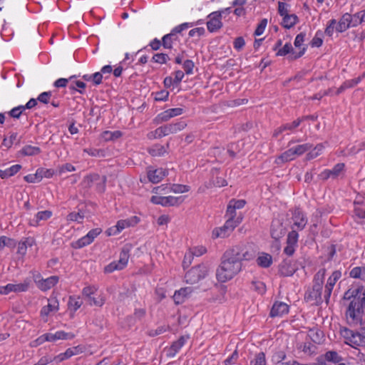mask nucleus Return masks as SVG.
Instances as JSON below:
<instances>
[{"label":"nucleus","instance_id":"1","mask_svg":"<svg viewBox=\"0 0 365 365\" xmlns=\"http://www.w3.org/2000/svg\"><path fill=\"white\" fill-rule=\"evenodd\" d=\"M255 257L253 252L235 246L227 250L222 255L221 264L216 270L217 279L225 282L232 279L242 269V262L249 261Z\"/></svg>","mask_w":365,"mask_h":365},{"label":"nucleus","instance_id":"2","mask_svg":"<svg viewBox=\"0 0 365 365\" xmlns=\"http://www.w3.org/2000/svg\"><path fill=\"white\" fill-rule=\"evenodd\" d=\"M131 248L132 245L130 244L125 245L120 253L119 259L117 262H113L106 266L104 272L106 273H111L115 270H121L124 269L128 264Z\"/></svg>","mask_w":365,"mask_h":365},{"label":"nucleus","instance_id":"3","mask_svg":"<svg viewBox=\"0 0 365 365\" xmlns=\"http://www.w3.org/2000/svg\"><path fill=\"white\" fill-rule=\"evenodd\" d=\"M209 272V267L205 264H200L192 267L185 275L187 283L195 284L204 279Z\"/></svg>","mask_w":365,"mask_h":365},{"label":"nucleus","instance_id":"4","mask_svg":"<svg viewBox=\"0 0 365 365\" xmlns=\"http://www.w3.org/2000/svg\"><path fill=\"white\" fill-rule=\"evenodd\" d=\"M365 307V297H362L356 300L353 299L351 301L346 315L349 316L353 321L361 322V316L364 313V308Z\"/></svg>","mask_w":365,"mask_h":365},{"label":"nucleus","instance_id":"5","mask_svg":"<svg viewBox=\"0 0 365 365\" xmlns=\"http://www.w3.org/2000/svg\"><path fill=\"white\" fill-rule=\"evenodd\" d=\"M102 232L101 228H94L90 230L88 234L77 241L72 243V247L75 249H81L91 244L94 239Z\"/></svg>","mask_w":365,"mask_h":365},{"label":"nucleus","instance_id":"6","mask_svg":"<svg viewBox=\"0 0 365 365\" xmlns=\"http://www.w3.org/2000/svg\"><path fill=\"white\" fill-rule=\"evenodd\" d=\"M183 197H162V196H152L150 202L155 205H160L164 207L168 206H178L183 202Z\"/></svg>","mask_w":365,"mask_h":365},{"label":"nucleus","instance_id":"7","mask_svg":"<svg viewBox=\"0 0 365 365\" xmlns=\"http://www.w3.org/2000/svg\"><path fill=\"white\" fill-rule=\"evenodd\" d=\"M286 233V227L283 225L282 220L274 218L272 221L270 234L273 239L279 240Z\"/></svg>","mask_w":365,"mask_h":365},{"label":"nucleus","instance_id":"8","mask_svg":"<svg viewBox=\"0 0 365 365\" xmlns=\"http://www.w3.org/2000/svg\"><path fill=\"white\" fill-rule=\"evenodd\" d=\"M207 18L209 21H207V27L210 33L216 32L222 27L223 24L220 12H212L207 16Z\"/></svg>","mask_w":365,"mask_h":365},{"label":"nucleus","instance_id":"9","mask_svg":"<svg viewBox=\"0 0 365 365\" xmlns=\"http://www.w3.org/2000/svg\"><path fill=\"white\" fill-rule=\"evenodd\" d=\"M297 269L296 263L289 259H284L279 265V273L283 277L292 276Z\"/></svg>","mask_w":365,"mask_h":365},{"label":"nucleus","instance_id":"10","mask_svg":"<svg viewBox=\"0 0 365 365\" xmlns=\"http://www.w3.org/2000/svg\"><path fill=\"white\" fill-rule=\"evenodd\" d=\"M292 220L293 223L291 225V229H294L298 231L302 230L307 224V219L305 215L299 209L294 210Z\"/></svg>","mask_w":365,"mask_h":365},{"label":"nucleus","instance_id":"11","mask_svg":"<svg viewBox=\"0 0 365 365\" xmlns=\"http://www.w3.org/2000/svg\"><path fill=\"white\" fill-rule=\"evenodd\" d=\"M306 49V47H303L299 53H295L292 44L290 43H287L282 48L278 49L277 52L276 53V56H284L289 53H292V56H289V58L291 60H296L304 54Z\"/></svg>","mask_w":365,"mask_h":365},{"label":"nucleus","instance_id":"12","mask_svg":"<svg viewBox=\"0 0 365 365\" xmlns=\"http://www.w3.org/2000/svg\"><path fill=\"white\" fill-rule=\"evenodd\" d=\"M168 174V170L162 168L153 169L152 167H150L147 171L148 178L152 183H158Z\"/></svg>","mask_w":365,"mask_h":365},{"label":"nucleus","instance_id":"13","mask_svg":"<svg viewBox=\"0 0 365 365\" xmlns=\"http://www.w3.org/2000/svg\"><path fill=\"white\" fill-rule=\"evenodd\" d=\"M322 287L319 284H313L312 289L305 293L304 298L307 302H315L319 304L322 302Z\"/></svg>","mask_w":365,"mask_h":365},{"label":"nucleus","instance_id":"14","mask_svg":"<svg viewBox=\"0 0 365 365\" xmlns=\"http://www.w3.org/2000/svg\"><path fill=\"white\" fill-rule=\"evenodd\" d=\"M182 113L183 109L181 108H170L158 114L157 118L159 122H166L171 118L178 116Z\"/></svg>","mask_w":365,"mask_h":365},{"label":"nucleus","instance_id":"15","mask_svg":"<svg viewBox=\"0 0 365 365\" xmlns=\"http://www.w3.org/2000/svg\"><path fill=\"white\" fill-rule=\"evenodd\" d=\"M289 312V306L284 302H276L270 311V317H281L284 314H287Z\"/></svg>","mask_w":365,"mask_h":365},{"label":"nucleus","instance_id":"16","mask_svg":"<svg viewBox=\"0 0 365 365\" xmlns=\"http://www.w3.org/2000/svg\"><path fill=\"white\" fill-rule=\"evenodd\" d=\"M352 16L349 13H346L340 19L338 24L336 26V31L342 33L348 29L351 26H352Z\"/></svg>","mask_w":365,"mask_h":365},{"label":"nucleus","instance_id":"17","mask_svg":"<svg viewBox=\"0 0 365 365\" xmlns=\"http://www.w3.org/2000/svg\"><path fill=\"white\" fill-rule=\"evenodd\" d=\"M47 341H56L58 339H72L75 337V335L71 332H66L64 331H58L56 333H46Z\"/></svg>","mask_w":365,"mask_h":365},{"label":"nucleus","instance_id":"18","mask_svg":"<svg viewBox=\"0 0 365 365\" xmlns=\"http://www.w3.org/2000/svg\"><path fill=\"white\" fill-rule=\"evenodd\" d=\"M192 289L190 287L181 288L175 291L173 295V299L175 304H180L184 302L185 299L190 294Z\"/></svg>","mask_w":365,"mask_h":365},{"label":"nucleus","instance_id":"19","mask_svg":"<svg viewBox=\"0 0 365 365\" xmlns=\"http://www.w3.org/2000/svg\"><path fill=\"white\" fill-rule=\"evenodd\" d=\"M58 276H51L46 279H43L42 282L38 284V288L41 291L46 292L53 287H54L58 282Z\"/></svg>","mask_w":365,"mask_h":365},{"label":"nucleus","instance_id":"20","mask_svg":"<svg viewBox=\"0 0 365 365\" xmlns=\"http://www.w3.org/2000/svg\"><path fill=\"white\" fill-rule=\"evenodd\" d=\"M180 38L178 36H176L173 32H170L169 34H167L164 35L162 38V46L167 49H172L173 48V44L176 42L179 41Z\"/></svg>","mask_w":365,"mask_h":365},{"label":"nucleus","instance_id":"21","mask_svg":"<svg viewBox=\"0 0 365 365\" xmlns=\"http://www.w3.org/2000/svg\"><path fill=\"white\" fill-rule=\"evenodd\" d=\"M139 222V218L136 216L132 217L130 219L121 220L118 221L115 225L116 231L120 232L125 227L133 226Z\"/></svg>","mask_w":365,"mask_h":365},{"label":"nucleus","instance_id":"22","mask_svg":"<svg viewBox=\"0 0 365 365\" xmlns=\"http://www.w3.org/2000/svg\"><path fill=\"white\" fill-rule=\"evenodd\" d=\"M299 22V18L298 16L294 14H287L285 16L283 17L282 21L281 23V25L287 29H289L292 28L294 26H295Z\"/></svg>","mask_w":365,"mask_h":365},{"label":"nucleus","instance_id":"23","mask_svg":"<svg viewBox=\"0 0 365 365\" xmlns=\"http://www.w3.org/2000/svg\"><path fill=\"white\" fill-rule=\"evenodd\" d=\"M52 215V212L50 210L40 211L37 212L35 218L30 220V225L32 226H37L38 222L41 220H46L49 219Z\"/></svg>","mask_w":365,"mask_h":365},{"label":"nucleus","instance_id":"24","mask_svg":"<svg viewBox=\"0 0 365 365\" xmlns=\"http://www.w3.org/2000/svg\"><path fill=\"white\" fill-rule=\"evenodd\" d=\"M256 261L259 267L267 268L272 264V257L269 254L263 252L257 258Z\"/></svg>","mask_w":365,"mask_h":365},{"label":"nucleus","instance_id":"25","mask_svg":"<svg viewBox=\"0 0 365 365\" xmlns=\"http://www.w3.org/2000/svg\"><path fill=\"white\" fill-rule=\"evenodd\" d=\"M34 243V240L31 237L25 238L18 244L17 253L24 256L26 253L27 247H31Z\"/></svg>","mask_w":365,"mask_h":365},{"label":"nucleus","instance_id":"26","mask_svg":"<svg viewBox=\"0 0 365 365\" xmlns=\"http://www.w3.org/2000/svg\"><path fill=\"white\" fill-rule=\"evenodd\" d=\"M78 347L69 348L64 353H61L54 358L57 362H61L78 354Z\"/></svg>","mask_w":365,"mask_h":365},{"label":"nucleus","instance_id":"27","mask_svg":"<svg viewBox=\"0 0 365 365\" xmlns=\"http://www.w3.org/2000/svg\"><path fill=\"white\" fill-rule=\"evenodd\" d=\"M58 302L56 300L51 301L48 305L42 307L41 310V315L43 317H47L50 312L58 310Z\"/></svg>","mask_w":365,"mask_h":365},{"label":"nucleus","instance_id":"28","mask_svg":"<svg viewBox=\"0 0 365 365\" xmlns=\"http://www.w3.org/2000/svg\"><path fill=\"white\" fill-rule=\"evenodd\" d=\"M20 153L24 156H32L39 154L41 149L36 146L26 145L21 149Z\"/></svg>","mask_w":365,"mask_h":365},{"label":"nucleus","instance_id":"29","mask_svg":"<svg viewBox=\"0 0 365 365\" xmlns=\"http://www.w3.org/2000/svg\"><path fill=\"white\" fill-rule=\"evenodd\" d=\"M172 133H173L172 131L171 126L170 124L160 126L155 130V138H159Z\"/></svg>","mask_w":365,"mask_h":365},{"label":"nucleus","instance_id":"30","mask_svg":"<svg viewBox=\"0 0 365 365\" xmlns=\"http://www.w3.org/2000/svg\"><path fill=\"white\" fill-rule=\"evenodd\" d=\"M31 280L29 278H26L24 280L23 283L14 284H12L14 292H26L30 286Z\"/></svg>","mask_w":365,"mask_h":365},{"label":"nucleus","instance_id":"31","mask_svg":"<svg viewBox=\"0 0 365 365\" xmlns=\"http://www.w3.org/2000/svg\"><path fill=\"white\" fill-rule=\"evenodd\" d=\"M294 153L293 148H289L282 153L277 159V163H285L290 161L294 158Z\"/></svg>","mask_w":365,"mask_h":365},{"label":"nucleus","instance_id":"32","mask_svg":"<svg viewBox=\"0 0 365 365\" xmlns=\"http://www.w3.org/2000/svg\"><path fill=\"white\" fill-rule=\"evenodd\" d=\"M122 135V133L119 130L109 131L106 130L102 133L101 137L105 141L115 140Z\"/></svg>","mask_w":365,"mask_h":365},{"label":"nucleus","instance_id":"33","mask_svg":"<svg viewBox=\"0 0 365 365\" xmlns=\"http://www.w3.org/2000/svg\"><path fill=\"white\" fill-rule=\"evenodd\" d=\"M99 180H101V176L98 174L94 173L86 176L83 180V183L86 187L89 188L92 187L94 182H98Z\"/></svg>","mask_w":365,"mask_h":365},{"label":"nucleus","instance_id":"34","mask_svg":"<svg viewBox=\"0 0 365 365\" xmlns=\"http://www.w3.org/2000/svg\"><path fill=\"white\" fill-rule=\"evenodd\" d=\"M231 233L230 231H228V229L225 228V225H224L222 227H217L212 231V237L218 238L222 237L224 238L228 236Z\"/></svg>","mask_w":365,"mask_h":365},{"label":"nucleus","instance_id":"35","mask_svg":"<svg viewBox=\"0 0 365 365\" xmlns=\"http://www.w3.org/2000/svg\"><path fill=\"white\" fill-rule=\"evenodd\" d=\"M194 26H195L194 23L185 22V23H182L180 25L175 26L170 31L173 32L176 36L182 35V33L183 31H185L189 28H191Z\"/></svg>","mask_w":365,"mask_h":365},{"label":"nucleus","instance_id":"36","mask_svg":"<svg viewBox=\"0 0 365 365\" xmlns=\"http://www.w3.org/2000/svg\"><path fill=\"white\" fill-rule=\"evenodd\" d=\"M325 359L333 363H339L342 360L338 353L335 351H329L324 355Z\"/></svg>","mask_w":365,"mask_h":365},{"label":"nucleus","instance_id":"37","mask_svg":"<svg viewBox=\"0 0 365 365\" xmlns=\"http://www.w3.org/2000/svg\"><path fill=\"white\" fill-rule=\"evenodd\" d=\"M242 217L235 218H227L226 220L225 225V228L228 229V231L232 232V230L241 222Z\"/></svg>","mask_w":365,"mask_h":365},{"label":"nucleus","instance_id":"38","mask_svg":"<svg viewBox=\"0 0 365 365\" xmlns=\"http://www.w3.org/2000/svg\"><path fill=\"white\" fill-rule=\"evenodd\" d=\"M82 304V300L80 298H76L74 297H70L68 301V308L73 312H76L81 307Z\"/></svg>","mask_w":365,"mask_h":365},{"label":"nucleus","instance_id":"39","mask_svg":"<svg viewBox=\"0 0 365 365\" xmlns=\"http://www.w3.org/2000/svg\"><path fill=\"white\" fill-rule=\"evenodd\" d=\"M148 153L152 156H160L165 153V148L159 144L153 145L152 148L148 149Z\"/></svg>","mask_w":365,"mask_h":365},{"label":"nucleus","instance_id":"40","mask_svg":"<svg viewBox=\"0 0 365 365\" xmlns=\"http://www.w3.org/2000/svg\"><path fill=\"white\" fill-rule=\"evenodd\" d=\"M84 218V214L81 212H70L67 217L66 219L68 221H73V222H78V223H81L83 220Z\"/></svg>","mask_w":365,"mask_h":365},{"label":"nucleus","instance_id":"41","mask_svg":"<svg viewBox=\"0 0 365 365\" xmlns=\"http://www.w3.org/2000/svg\"><path fill=\"white\" fill-rule=\"evenodd\" d=\"M312 147V145L310 143H305L302 145H299L294 148H292L294 150V153L295 155H301L304 153L306 151L310 150Z\"/></svg>","mask_w":365,"mask_h":365},{"label":"nucleus","instance_id":"42","mask_svg":"<svg viewBox=\"0 0 365 365\" xmlns=\"http://www.w3.org/2000/svg\"><path fill=\"white\" fill-rule=\"evenodd\" d=\"M298 230L292 229V231L288 233L287 239V244H291L296 245H297L298 242Z\"/></svg>","mask_w":365,"mask_h":365},{"label":"nucleus","instance_id":"43","mask_svg":"<svg viewBox=\"0 0 365 365\" xmlns=\"http://www.w3.org/2000/svg\"><path fill=\"white\" fill-rule=\"evenodd\" d=\"M364 77H365V72L361 76H359L357 78H355L354 79L347 80V81H344L343 83L346 89L353 88V87L356 86L358 83H359Z\"/></svg>","mask_w":365,"mask_h":365},{"label":"nucleus","instance_id":"44","mask_svg":"<svg viewBox=\"0 0 365 365\" xmlns=\"http://www.w3.org/2000/svg\"><path fill=\"white\" fill-rule=\"evenodd\" d=\"M352 26H356L358 24H361L362 22H365V10L357 12L354 16H352Z\"/></svg>","mask_w":365,"mask_h":365},{"label":"nucleus","instance_id":"45","mask_svg":"<svg viewBox=\"0 0 365 365\" xmlns=\"http://www.w3.org/2000/svg\"><path fill=\"white\" fill-rule=\"evenodd\" d=\"M170 59V58L168 56V55L166 53H156L152 58V60L154 62L158 63L160 64L166 63L167 61Z\"/></svg>","mask_w":365,"mask_h":365},{"label":"nucleus","instance_id":"46","mask_svg":"<svg viewBox=\"0 0 365 365\" xmlns=\"http://www.w3.org/2000/svg\"><path fill=\"white\" fill-rule=\"evenodd\" d=\"M170 190L175 193H184L190 190V186L180 184H173Z\"/></svg>","mask_w":365,"mask_h":365},{"label":"nucleus","instance_id":"47","mask_svg":"<svg viewBox=\"0 0 365 365\" xmlns=\"http://www.w3.org/2000/svg\"><path fill=\"white\" fill-rule=\"evenodd\" d=\"M37 173L40 181L43 178H50L54 175V170L52 169L38 168Z\"/></svg>","mask_w":365,"mask_h":365},{"label":"nucleus","instance_id":"48","mask_svg":"<svg viewBox=\"0 0 365 365\" xmlns=\"http://www.w3.org/2000/svg\"><path fill=\"white\" fill-rule=\"evenodd\" d=\"M326 269L324 268L320 269L314 275V284H319L322 287Z\"/></svg>","mask_w":365,"mask_h":365},{"label":"nucleus","instance_id":"49","mask_svg":"<svg viewBox=\"0 0 365 365\" xmlns=\"http://www.w3.org/2000/svg\"><path fill=\"white\" fill-rule=\"evenodd\" d=\"M16 245V242L14 240L9 238L6 236H1V250L4 247H14Z\"/></svg>","mask_w":365,"mask_h":365},{"label":"nucleus","instance_id":"50","mask_svg":"<svg viewBox=\"0 0 365 365\" xmlns=\"http://www.w3.org/2000/svg\"><path fill=\"white\" fill-rule=\"evenodd\" d=\"M252 365H266L265 354L264 352H259L255 355V358L251 361Z\"/></svg>","mask_w":365,"mask_h":365},{"label":"nucleus","instance_id":"51","mask_svg":"<svg viewBox=\"0 0 365 365\" xmlns=\"http://www.w3.org/2000/svg\"><path fill=\"white\" fill-rule=\"evenodd\" d=\"M289 6H290L289 4H286L284 1H279L277 9L279 15L284 17L286 15L289 14L288 7Z\"/></svg>","mask_w":365,"mask_h":365},{"label":"nucleus","instance_id":"52","mask_svg":"<svg viewBox=\"0 0 365 365\" xmlns=\"http://www.w3.org/2000/svg\"><path fill=\"white\" fill-rule=\"evenodd\" d=\"M185 338L184 336H180L177 341H174L171 345L170 349L174 351V353H177L185 344Z\"/></svg>","mask_w":365,"mask_h":365},{"label":"nucleus","instance_id":"53","mask_svg":"<svg viewBox=\"0 0 365 365\" xmlns=\"http://www.w3.org/2000/svg\"><path fill=\"white\" fill-rule=\"evenodd\" d=\"M85 153H87L89 155L93 157H104L105 151L101 149L96 148H86L83 150Z\"/></svg>","mask_w":365,"mask_h":365},{"label":"nucleus","instance_id":"54","mask_svg":"<svg viewBox=\"0 0 365 365\" xmlns=\"http://www.w3.org/2000/svg\"><path fill=\"white\" fill-rule=\"evenodd\" d=\"M324 148V147L322 143L317 145L316 147L307 154L308 158L313 159L317 158L320 154Z\"/></svg>","mask_w":365,"mask_h":365},{"label":"nucleus","instance_id":"55","mask_svg":"<svg viewBox=\"0 0 365 365\" xmlns=\"http://www.w3.org/2000/svg\"><path fill=\"white\" fill-rule=\"evenodd\" d=\"M267 24V19H262L260 21V22L259 23V24L257 25V29L255 31L254 35L255 36L262 35L264 31Z\"/></svg>","mask_w":365,"mask_h":365},{"label":"nucleus","instance_id":"56","mask_svg":"<svg viewBox=\"0 0 365 365\" xmlns=\"http://www.w3.org/2000/svg\"><path fill=\"white\" fill-rule=\"evenodd\" d=\"M168 328L169 327L160 326L155 329L149 330L148 334L151 337H154L165 332Z\"/></svg>","mask_w":365,"mask_h":365},{"label":"nucleus","instance_id":"57","mask_svg":"<svg viewBox=\"0 0 365 365\" xmlns=\"http://www.w3.org/2000/svg\"><path fill=\"white\" fill-rule=\"evenodd\" d=\"M169 96V92L165 90L158 91L155 93V101H166Z\"/></svg>","mask_w":365,"mask_h":365},{"label":"nucleus","instance_id":"58","mask_svg":"<svg viewBox=\"0 0 365 365\" xmlns=\"http://www.w3.org/2000/svg\"><path fill=\"white\" fill-rule=\"evenodd\" d=\"M205 29L203 27H197V28L191 29L189 31L188 35L190 37H194V36H197L198 38H200V36L205 35Z\"/></svg>","mask_w":365,"mask_h":365},{"label":"nucleus","instance_id":"59","mask_svg":"<svg viewBox=\"0 0 365 365\" xmlns=\"http://www.w3.org/2000/svg\"><path fill=\"white\" fill-rule=\"evenodd\" d=\"M344 168V163H337L336 165H335L331 170H329V171L331 172V175H332V178H336L339 175V173L343 170Z\"/></svg>","mask_w":365,"mask_h":365},{"label":"nucleus","instance_id":"60","mask_svg":"<svg viewBox=\"0 0 365 365\" xmlns=\"http://www.w3.org/2000/svg\"><path fill=\"white\" fill-rule=\"evenodd\" d=\"M51 97V91H45L39 94V96L37 98V101H40L41 103H43L44 104H47L49 102V100Z\"/></svg>","mask_w":365,"mask_h":365},{"label":"nucleus","instance_id":"61","mask_svg":"<svg viewBox=\"0 0 365 365\" xmlns=\"http://www.w3.org/2000/svg\"><path fill=\"white\" fill-rule=\"evenodd\" d=\"M302 123V120H294L293 122L290 123H286V124H284L282 125V129H284V130H292L293 129L297 128L300 123Z\"/></svg>","mask_w":365,"mask_h":365},{"label":"nucleus","instance_id":"62","mask_svg":"<svg viewBox=\"0 0 365 365\" xmlns=\"http://www.w3.org/2000/svg\"><path fill=\"white\" fill-rule=\"evenodd\" d=\"M182 66L186 74H191L192 73V70L195 66V64L192 60L187 59L184 61Z\"/></svg>","mask_w":365,"mask_h":365},{"label":"nucleus","instance_id":"63","mask_svg":"<svg viewBox=\"0 0 365 365\" xmlns=\"http://www.w3.org/2000/svg\"><path fill=\"white\" fill-rule=\"evenodd\" d=\"M170 125L173 133H176L177 132L183 130L186 126V123L184 121H180Z\"/></svg>","mask_w":365,"mask_h":365},{"label":"nucleus","instance_id":"64","mask_svg":"<svg viewBox=\"0 0 365 365\" xmlns=\"http://www.w3.org/2000/svg\"><path fill=\"white\" fill-rule=\"evenodd\" d=\"M252 285L256 292L259 294H264L266 291V286L262 282H252Z\"/></svg>","mask_w":365,"mask_h":365}]
</instances>
